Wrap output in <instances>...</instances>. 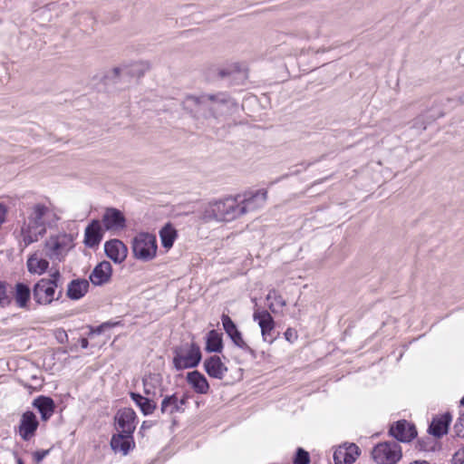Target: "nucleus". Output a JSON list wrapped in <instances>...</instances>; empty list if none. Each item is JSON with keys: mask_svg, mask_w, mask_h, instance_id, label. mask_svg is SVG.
Instances as JSON below:
<instances>
[{"mask_svg": "<svg viewBox=\"0 0 464 464\" xmlns=\"http://www.w3.org/2000/svg\"><path fill=\"white\" fill-rule=\"evenodd\" d=\"M60 219L50 203L38 202L27 208L26 216L14 231L18 246L24 251L30 245L38 242L47 233L48 228L57 225Z\"/></svg>", "mask_w": 464, "mask_h": 464, "instance_id": "nucleus-1", "label": "nucleus"}, {"mask_svg": "<svg viewBox=\"0 0 464 464\" xmlns=\"http://www.w3.org/2000/svg\"><path fill=\"white\" fill-rule=\"evenodd\" d=\"M241 217L239 198L227 197L224 199L208 203L203 209L200 218L204 222L232 221Z\"/></svg>", "mask_w": 464, "mask_h": 464, "instance_id": "nucleus-2", "label": "nucleus"}, {"mask_svg": "<svg viewBox=\"0 0 464 464\" xmlns=\"http://www.w3.org/2000/svg\"><path fill=\"white\" fill-rule=\"evenodd\" d=\"M72 237L66 233L50 236L44 243L45 256L53 262H62L72 247Z\"/></svg>", "mask_w": 464, "mask_h": 464, "instance_id": "nucleus-3", "label": "nucleus"}, {"mask_svg": "<svg viewBox=\"0 0 464 464\" xmlns=\"http://www.w3.org/2000/svg\"><path fill=\"white\" fill-rule=\"evenodd\" d=\"M201 360V352L195 343H186L174 350L173 364L180 371L196 367Z\"/></svg>", "mask_w": 464, "mask_h": 464, "instance_id": "nucleus-4", "label": "nucleus"}, {"mask_svg": "<svg viewBox=\"0 0 464 464\" xmlns=\"http://www.w3.org/2000/svg\"><path fill=\"white\" fill-rule=\"evenodd\" d=\"M132 253L135 258L147 262L157 254L156 237L150 233H140L132 240Z\"/></svg>", "mask_w": 464, "mask_h": 464, "instance_id": "nucleus-5", "label": "nucleus"}, {"mask_svg": "<svg viewBox=\"0 0 464 464\" xmlns=\"http://www.w3.org/2000/svg\"><path fill=\"white\" fill-rule=\"evenodd\" d=\"M372 457L378 464H396L401 458V449L395 441L381 442L372 450Z\"/></svg>", "mask_w": 464, "mask_h": 464, "instance_id": "nucleus-6", "label": "nucleus"}, {"mask_svg": "<svg viewBox=\"0 0 464 464\" xmlns=\"http://www.w3.org/2000/svg\"><path fill=\"white\" fill-rule=\"evenodd\" d=\"M56 285L50 281H46V278L40 279L33 288V297L34 301L42 305H47L53 303L54 300H58L62 296V291L56 295Z\"/></svg>", "mask_w": 464, "mask_h": 464, "instance_id": "nucleus-7", "label": "nucleus"}, {"mask_svg": "<svg viewBox=\"0 0 464 464\" xmlns=\"http://www.w3.org/2000/svg\"><path fill=\"white\" fill-rule=\"evenodd\" d=\"M102 226L105 230L118 234L125 229L126 218L123 213L114 208H107L102 218Z\"/></svg>", "mask_w": 464, "mask_h": 464, "instance_id": "nucleus-8", "label": "nucleus"}, {"mask_svg": "<svg viewBox=\"0 0 464 464\" xmlns=\"http://www.w3.org/2000/svg\"><path fill=\"white\" fill-rule=\"evenodd\" d=\"M237 198H239L240 214L243 216L263 208L267 198V192L266 190H258L248 197L237 195Z\"/></svg>", "mask_w": 464, "mask_h": 464, "instance_id": "nucleus-9", "label": "nucleus"}, {"mask_svg": "<svg viewBox=\"0 0 464 464\" xmlns=\"http://www.w3.org/2000/svg\"><path fill=\"white\" fill-rule=\"evenodd\" d=\"M115 420L117 422V429L121 433L132 435L136 428V413L130 408H124L118 411Z\"/></svg>", "mask_w": 464, "mask_h": 464, "instance_id": "nucleus-10", "label": "nucleus"}, {"mask_svg": "<svg viewBox=\"0 0 464 464\" xmlns=\"http://www.w3.org/2000/svg\"><path fill=\"white\" fill-rule=\"evenodd\" d=\"M253 318L258 323L261 328L263 340L272 343L274 338L272 337L271 333L274 330L275 323L271 314L266 310L255 311Z\"/></svg>", "mask_w": 464, "mask_h": 464, "instance_id": "nucleus-11", "label": "nucleus"}, {"mask_svg": "<svg viewBox=\"0 0 464 464\" xmlns=\"http://www.w3.org/2000/svg\"><path fill=\"white\" fill-rule=\"evenodd\" d=\"M221 321L224 330L235 343V345L245 351L252 352L251 348L244 341L241 333L237 330V325L231 320V318L227 314H222Z\"/></svg>", "mask_w": 464, "mask_h": 464, "instance_id": "nucleus-12", "label": "nucleus"}, {"mask_svg": "<svg viewBox=\"0 0 464 464\" xmlns=\"http://www.w3.org/2000/svg\"><path fill=\"white\" fill-rule=\"evenodd\" d=\"M39 426L36 416L32 411H25L20 420L19 434L24 440H29L34 436Z\"/></svg>", "mask_w": 464, "mask_h": 464, "instance_id": "nucleus-13", "label": "nucleus"}, {"mask_svg": "<svg viewBox=\"0 0 464 464\" xmlns=\"http://www.w3.org/2000/svg\"><path fill=\"white\" fill-rule=\"evenodd\" d=\"M390 434L396 440L406 442L412 440L417 435V431L415 427L408 421L399 420L391 427Z\"/></svg>", "mask_w": 464, "mask_h": 464, "instance_id": "nucleus-14", "label": "nucleus"}, {"mask_svg": "<svg viewBox=\"0 0 464 464\" xmlns=\"http://www.w3.org/2000/svg\"><path fill=\"white\" fill-rule=\"evenodd\" d=\"M359 456V448L352 443L337 448L334 452L335 464H352Z\"/></svg>", "mask_w": 464, "mask_h": 464, "instance_id": "nucleus-15", "label": "nucleus"}, {"mask_svg": "<svg viewBox=\"0 0 464 464\" xmlns=\"http://www.w3.org/2000/svg\"><path fill=\"white\" fill-rule=\"evenodd\" d=\"M104 250L109 258L119 264L126 259L128 254L127 246L119 239L106 242Z\"/></svg>", "mask_w": 464, "mask_h": 464, "instance_id": "nucleus-16", "label": "nucleus"}, {"mask_svg": "<svg viewBox=\"0 0 464 464\" xmlns=\"http://www.w3.org/2000/svg\"><path fill=\"white\" fill-rule=\"evenodd\" d=\"M103 236L101 221L94 219L85 228L84 244L88 247H94L100 244Z\"/></svg>", "mask_w": 464, "mask_h": 464, "instance_id": "nucleus-17", "label": "nucleus"}, {"mask_svg": "<svg viewBox=\"0 0 464 464\" xmlns=\"http://www.w3.org/2000/svg\"><path fill=\"white\" fill-rule=\"evenodd\" d=\"M111 273L112 268L111 263L102 261L93 268L89 278L93 285H102L110 281Z\"/></svg>", "mask_w": 464, "mask_h": 464, "instance_id": "nucleus-18", "label": "nucleus"}, {"mask_svg": "<svg viewBox=\"0 0 464 464\" xmlns=\"http://www.w3.org/2000/svg\"><path fill=\"white\" fill-rule=\"evenodd\" d=\"M206 372L212 378L222 380L227 372V367L218 355L210 356L204 362Z\"/></svg>", "mask_w": 464, "mask_h": 464, "instance_id": "nucleus-19", "label": "nucleus"}, {"mask_svg": "<svg viewBox=\"0 0 464 464\" xmlns=\"http://www.w3.org/2000/svg\"><path fill=\"white\" fill-rule=\"evenodd\" d=\"M186 397L179 399L177 394L167 395L161 401L160 411L162 414L172 415L176 412L184 411L183 406L186 403Z\"/></svg>", "mask_w": 464, "mask_h": 464, "instance_id": "nucleus-20", "label": "nucleus"}, {"mask_svg": "<svg viewBox=\"0 0 464 464\" xmlns=\"http://www.w3.org/2000/svg\"><path fill=\"white\" fill-rule=\"evenodd\" d=\"M143 392L151 398L157 397L158 394L161 395L162 377L158 373H150L146 375L143 380Z\"/></svg>", "mask_w": 464, "mask_h": 464, "instance_id": "nucleus-21", "label": "nucleus"}, {"mask_svg": "<svg viewBox=\"0 0 464 464\" xmlns=\"http://www.w3.org/2000/svg\"><path fill=\"white\" fill-rule=\"evenodd\" d=\"M450 421L451 415L450 412L433 418L429 427L430 433L437 438H440L448 432Z\"/></svg>", "mask_w": 464, "mask_h": 464, "instance_id": "nucleus-22", "label": "nucleus"}, {"mask_svg": "<svg viewBox=\"0 0 464 464\" xmlns=\"http://www.w3.org/2000/svg\"><path fill=\"white\" fill-rule=\"evenodd\" d=\"M26 267L30 274L41 276L47 271L49 262L43 258L38 252H34L27 258Z\"/></svg>", "mask_w": 464, "mask_h": 464, "instance_id": "nucleus-23", "label": "nucleus"}, {"mask_svg": "<svg viewBox=\"0 0 464 464\" xmlns=\"http://www.w3.org/2000/svg\"><path fill=\"white\" fill-rule=\"evenodd\" d=\"M187 382L199 394H207L209 391V384L206 377L198 371H193L187 374Z\"/></svg>", "mask_w": 464, "mask_h": 464, "instance_id": "nucleus-24", "label": "nucleus"}, {"mask_svg": "<svg viewBox=\"0 0 464 464\" xmlns=\"http://www.w3.org/2000/svg\"><path fill=\"white\" fill-rule=\"evenodd\" d=\"M89 286V281L86 279L72 280L67 286V296L71 300H79L86 295Z\"/></svg>", "mask_w": 464, "mask_h": 464, "instance_id": "nucleus-25", "label": "nucleus"}, {"mask_svg": "<svg viewBox=\"0 0 464 464\" xmlns=\"http://www.w3.org/2000/svg\"><path fill=\"white\" fill-rule=\"evenodd\" d=\"M208 101L209 102H215L219 103H227L228 102V97L224 94H204L199 97L197 96H187V98L184 101V104L186 107H191L192 105L198 106L203 103H206Z\"/></svg>", "mask_w": 464, "mask_h": 464, "instance_id": "nucleus-26", "label": "nucleus"}, {"mask_svg": "<svg viewBox=\"0 0 464 464\" xmlns=\"http://www.w3.org/2000/svg\"><path fill=\"white\" fill-rule=\"evenodd\" d=\"M33 405L39 411L44 421L49 420L54 412V402L49 397L39 396L34 401Z\"/></svg>", "mask_w": 464, "mask_h": 464, "instance_id": "nucleus-27", "label": "nucleus"}, {"mask_svg": "<svg viewBox=\"0 0 464 464\" xmlns=\"http://www.w3.org/2000/svg\"><path fill=\"white\" fill-rule=\"evenodd\" d=\"M132 442V435L126 433H119L113 435L111 440V446L114 451H120L126 455Z\"/></svg>", "mask_w": 464, "mask_h": 464, "instance_id": "nucleus-28", "label": "nucleus"}, {"mask_svg": "<svg viewBox=\"0 0 464 464\" xmlns=\"http://www.w3.org/2000/svg\"><path fill=\"white\" fill-rule=\"evenodd\" d=\"M130 396L144 415L152 414L157 408V403L153 399L143 397L141 394L136 392H130Z\"/></svg>", "mask_w": 464, "mask_h": 464, "instance_id": "nucleus-29", "label": "nucleus"}, {"mask_svg": "<svg viewBox=\"0 0 464 464\" xmlns=\"http://www.w3.org/2000/svg\"><path fill=\"white\" fill-rule=\"evenodd\" d=\"M14 290V299L16 304L21 308L26 307L31 295L30 288L23 283H17L15 285Z\"/></svg>", "mask_w": 464, "mask_h": 464, "instance_id": "nucleus-30", "label": "nucleus"}, {"mask_svg": "<svg viewBox=\"0 0 464 464\" xmlns=\"http://www.w3.org/2000/svg\"><path fill=\"white\" fill-rule=\"evenodd\" d=\"M222 337L215 330H211L207 336L206 350L208 352L218 353L222 350Z\"/></svg>", "mask_w": 464, "mask_h": 464, "instance_id": "nucleus-31", "label": "nucleus"}, {"mask_svg": "<svg viewBox=\"0 0 464 464\" xmlns=\"http://www.w3.org/2000/svg\"><path fill=\"white\" fill-rule=\"evenodd\" d=\"M160 236L163 247L169 249L173 246L177 232L170 225H166L160 229Z\"/></svg>", "mask_w": 464, "mask_h": 464, "instance_id": "nucleus-32", "label": "nucleus"}, {"mask_svg": "<svg viewBox=\"0 0 464 464\" xmlns=\"http://www.w3.org/2000/svg\"><path fill=\"white\" fill-rule=\"evenodd\" d=\"M271 299H273L274 302H272L269 304V309L273 313L276 312V309H275L276 305H277L279 307H284L286 305V302L285 301V299L276 290L269 291L268 295H266V300H271Z\"/></svg>", "mask_w": 464, "mask_h": 464, "instance_id": "nucleus-33", "label": "nucleus"}, {"mask_svg": "<svg viewBox=\"0 0 464 464\" xmlns=\"http://www.w3.org/2000/svg\"><path fill=\"white\" fill-rule=\"evenodd\" d=\"M136 72H139L138 77H140V75L143 74V72L140 69V65L139 64L133 65L132 68H128V67L119 68V67H116V68H114L112 70V73L114 74L115 77H119L121 74H130V73H136Z\"/></svg>", "mask_w": 464, "mask_h": 464, "instance_id": "nucleus-34", "label": "nucleus"}, {"mask_svg": "<svg viewBox=\"0 0 464 464\" xmlns=\"http://www.w3.org/2000/svg\"><path fill=\"white\" fill-rule=\"evenodd\" d=\"M11 299L7 295L6 284L0 281V306L5 307L10 304Z\"/></svg>", "mask_w": 464, "mask_h": 464, "instance_id": "nucleus-35", "label": "nucleus"}, {"mask_svg": "<svg viewBox=\"0 0 464 464\" xmlns=\"http://www.w3.org/2000/svg\"><path fill=\"white\" fill-rule=\"evenodd\" d=\"M310 461L309 454L304 450L299 448L296 452L295 464H308Z\"/></svg>", "mask_w": 464, "mask_h": 464, "instance_id": "nucleus-36", "label": "nucleus"}, {"mask_svg": "<svg viewBox=\"0 0 464 464\" xmlns=\"http://www.w3.org/2000/svg\"><path fill=\"white\" fill-rule=\"evenodd\" d=\"M454 431L458 437L464 438V412L457 420L454 425Z\"/></svg>", "mask_w": 464, "mask_h": 464, "instance_id": "nucleus-37", "label": "nucleus"}, {"mask_svg": "<svg viewBox=\"0 0 464 464\" xmlns=\"http://www.w3.org/2000/svg\"><path fill=\"white\" fill-rule=\"evenodd\" d=\"M118 324V323L111 324V323H103L101 325L97 326L96 328H92L91 334H102L106 328L111 327L113 325Z\"/></svg>", "mask_w": 464, "mask_h": 464, "instance_id": "nucleus-38", "label": "nucleus"}, {"mask_svg": "<svg viewBox=\"0 0 464 464\" xmlns=\"http://www.w3.org/2000/svg\"><path fill=\"white\" fill-rule=\"evenodd\" d=\"M452 464H464V449L459 450L453 455Z\"/></svg>", "mask_w": 464, "mask_h": 464, "instance_id": "nucleus-39", "label": "nucleus"}, {"mask_svg": "<svg viewBox=\"0 0 464 464\" xmlns=\"http://www.w3.org/2000/svg\"><path fill=\"white\" fill-rule=\"evenodd\" d=\"M285 337L287 341L293 343L297 339L296 331L292 328L286 329V331L285 332Z\"/></svg>", "mask_w": 464, "mask_h": 464, "instance_id": "nucleus-40", "label": "nucleus"}, {"mask_svg": "<svg viewBox=\"0 0 464 464\" xmlns=\"http://www.w3.org/2000/svg\"><path fill=\"white\" fill-rule=\"evenodd\" d=\"M60 278H61V274H60L59 270L56 269L53 273H51L50 278H46V281L54 283L56 285V287H58Z\"/></svg>", "mask_w": 464, "mask_h": 464, "instance_id": "nucleus-41", "label": "nucleus"}, {"mask_svg": "<svg viewBox=\"0 0 464 464\" xmlns=\"http://www.w3.org/2000/svg\"><path fill=\"white\" fill-rule=\"evenodd\" d=\"M48 453H49V450H39V451L34 452V460L36 462H41L46 457V455Z\"/></svg>", "mask_w": 464, "mask_h": 464, "instance_id": "nucleus-42", "label": "nucleus"}, {"mask_svg": "<svg viewBox=\"0 0 464 464\" xmlns=\"http://www.w3.org/2000/svg\"><path fill=\"white\" fill-rule=\"evenodd\" d=\"M422 117L423 116H419L418 118L415 119V121H414V127H418V128H421L422 130H425L426 129V125L425 124L419 125L420 121L422 120Z\"/></svg>", "mask_w": 464, "mask_h": 464, "instance_id": "nucleus-43", "label": "nucleus"}, {"mask_svg": "<svg viewBox=\"0 0 464 464\" xmlns=\"http://www.w3.org/2000/svg\"><path fill=\"white\" fill-rule=\"evenodd\" d=\"M56 336L61 343H63V339L67 338V334L64 331H58Z\"/></svg>", "mask_w": 464, "mask_h": 464, "instance_id": "nucleus-44", "label": "nucleus"}, {"mask_svg": "<svg viewBox=\"0 0 464 464\" xmlns=\"http://www.w3.org/2000/svg\"><path fill=\"white\" fill-rule=\"evenodd\" d=\"M80 343H81L82 348H83V349H86L89 345V342L86 338H82L80 341Z\"/></svg>", "mask_w": 464, "mask_h": 464, "instance_id": "nucleus-45", "label": "nucleus"}, {"mask_svg": "<svg viewBox=\"0 0 464 464\" xmlns=\"http://www.w3.org/2000/svg\"><path fill=\"white\" fill-rule=\"evenodd\" d=\"M219 76L220 77H226L229 74V72L228 71H226V70H220L219 72H218Z\"/></svg>", "mask_w": 464, "mask_h": 464, "instance_id": "nucleus-46", "label": "nucleus"}, {"mask_svg": "<svg viewBox=\"0 0 464 464\" xmlns=\"http://www.w3.org/2000/svg\"><path fill=\"white\" fill-rule=\"evenodd\" d=\"M411 464H430L428 461H425V460H421V461H414Z\"/></svg>", "mask_w": 464, "mask_h": 464, "instance_id": "nucleus-47", "label": "nucleus"}, {"mask_svg": "<svg viewBox=\"0 0 464 464\" xmlns=\"http://www.w3.org/2000/svg\"><path fill=\"white\" fill-rule=\"evenodd\" d=\"M150 426L147 425V421H143L142 425H141V429H145V428H149Z\"/></svg>", "mask_w": 464, "mask_h": 464, "instance_id": "nucleus-48", "label": "nucleus"}, {"mask_svg": "<svg viewBox=\"0 0 464 464\" xmlns=\"http://www.w3.org/2000/svg\"><path fill=\"white\" fill-rule=\"evenodd\" d=\"M460 405L464 407V397L460 400Z\"/></svg>", "mask_w": 464, "mask_h": 464, "instance_id": "nucleus-49", "label": "nucleus"}, {"mask_svg": "<svg viewBox=\"0 0 464 464\" xmlns=\"http://www.w3.org/2000/svg\"><path fill=\"white\" fill-rule=\"evenodd\" d=\"M17 464H24V463H23V460H22L21 459H17Z\"/></svg>", "mask_w": 464, "mask_h": 464, "instance_id": "nucleus-50", "label": "nucleus"}]
</instances>
